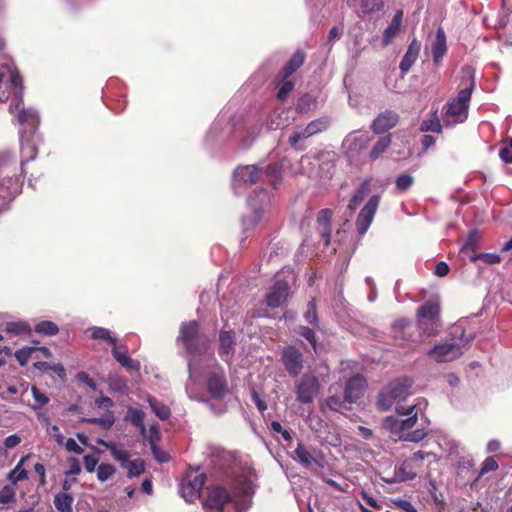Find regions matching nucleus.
<instances>
[{
	"label": "nucleus",
	"mask_w": 512,
	"mask_h": 512,
	"mask_svg": "<svg viewBox=\"0 0 512 512\" xmlns=\"http://www.w3.org/2000/svg\"><path fill=\"white\" fill-rule=\"evenodd\" d=\"M11 100L9 112L19 128L21 167L32 159V112L23 106L22 78L11 61L0 63V101Z\"/></svg>",
	"instance_id": "obj_1"
},
{
	"label": "nucleus",
	"mask_w": 512,
	"mask_h": 512,
	"mask_svg": "<svg viewBox=\"0 0 512 512\" xmlns=\"http://www.w3.org/2000/svg\"><path fill=\"white\" fill-rule=\"evenodd\" d=\"M229 487L215 485L207 489L204 501L206 512H246L253 495V483L246 471L240 472L236 464L225 472Z\"/></svg>",
	"instance_id": "obj_2"
},
{
	"label": "nucleus",
	"mask_w": 512,
	"mask_h": 512,
	"mask_svg": "<svg viewBox=\"0 0 512 512\" xmlns=\"http://www.w3.org/2000/svg\"><path fill=\"white\" fill-rule=\"evenodd\" d=\"M427 401L424 398H419L415 404L407 405L402 413L387 416L384 420V427L398 438L408 442H419L423 440L428 431L426 427L421 424L420 428L411 430L417 423L418 413L421 408H426Z\"/></svg>",
	"instance_id": "obj_3"
},
{
	"label": "nucleus",
	"mask_w": 512,
	"mask_h": 512,
	"mask_svg": "<svg viewBox=\"0 0 512 512\" xmlns=\"http://www.w3.org/2000/svg\"><path fill=\"white\" fill-rule=\"evenodd\" d=\"M466 320H459L450 329V338L435 344L427 355L438 363L458 359L475 339L474 333L466 334Z\"/></svg>",
	"instance_id": "obj_4"
},
{
	"label": "nucleus",
	"mask_w": 512,
	"mask_h": 512,
	"mask_svg": "<svg viewBox=\"0 0 512 512\" xmlns=\"http://www.w3.org/2000/svg\"><path fill=\"white\" fill-rule=\"evenodd\" d=\"M299 165V173L316 179L319 185H326L335 172V153L326 151L314 156L303 155Z\"/></svg>",
	"instance_id": "obj_5"
},
{
	"label": "nucleus",
	"mask_w": 512,
	"mask_h": 512,
	"mask_svg": "<svg viewBox=\"0 0 512 512\" xmlns=\"http://www.w3.org/2000/svg\"><path fill=\"white\" fill-rule=\"evenodd\" d=\"M411 386L410 379L398 378L383 387L377 398L379 409L382 411L394 409L396 413H402L407 407L403 403L412 394Z\"/></svg>",
	"instance_id": "obj_6"
},
{
	"label": "nucleus",
	"mask_w": 512,
	"mask_h": 512,
	"mask_svg": "<svg viewBox=\"0 0 512 512\" xmlns=\"http://www.w3.org/2000/svg\"><path fill=\"white\" fill-rule=\"evenodd\" d=\"M474 79L470 76L469 86L461 89L456 98L447 102L443 108L442 120L446 126L464 123L468 118V108L474 90Z\"/></svg>",
	"instance_id": "obj_7"
},
{
	"label": "nucleus",
	"mask_w": 512,
	"mask_h": 512,
	"mask_svg": "<svg viewBox=\"0 0 512 512\" xmlns=\"http://www.w3.org/2000/svg\"><path fill=\"white\" fill-rule=\"evenodd\" d=\"M248 205L251 209V214L244 216L242 219V226L246 232L250 227L263 226L269 219L270 212V195L261 188L255 190L248 198Z\"/></svg>",
	"instance_id": "obj_8"
},
{
	"label": "nucleus",
	"mask_w": 512,
	"mask_h": 512,
	"mask_svg": "<svg viewBox=\"0 0 512 512\" xmlns=\"http://www.w3.org/2000/svg\"><path fill=\"white\" fill-rule=\"evenodd\" d=\"M177 340L183 344L186 352L190 355H203L208 350V339L199 334L197 321L182 323Z\"/></svg>",
	"instance_id": "obj_9"
},
{
	"label": "nucleus",
	"mask_w": 512,
	"mask_h": 512,
	"mask_svg": "<svg viewBox=\"0 0 512 512\" xmlns=\"http://www.w3.org/2000/svg\"><path fill=\"white\" fill-rule=\"evenodd\" d=\"M189 378L185 386V391L189 399L205 403L208 405L210 411L215 415H222L226 412V406L223 404H215L208 400L204 393L198 387L199 373L196 363L192 360L188 361Z\"/></svg>",
	"instance_id": "obj_10"
},
{
	"label": "nucleus",
	"mask_w": 512,
	"mask_h": 512,
	"mask_svg": "<svg viewBox=\"0 0 512 512\" xmlns=\"http://www.w3.org/2000/svg\"><path fill=\"white\" fill-rule=\"evenodd\" d=\"M21 184L18 178L11 175L8 160L0 156V210L19 193Z\"/></svg>",
	"instance_id": "obj_11"
},
{
	"label": "nucleus",
	"mask_w": 512,
	"mask_h": 512,
	"mask_svg": "<svg viewBox=\"0 0 512 512\" xmlns=\"http://www.w3.org/2000/svg\"><path fill=\"white\" fill-rule=\"evenodd\" d=\"M262 178V168L256 165H239L233 172L232 187L237 195L243 194L247 188Z\"/></svg>",
	"instance_id": "obj_12"
},
{
	"label": "nucleus",
	"mask_w": 512,
	"mask_h": 512,
	"mask_svg": "<svg viewBox=\"0 0 512 512\" xmlns=\"http://www.w3.org/2000/svg\"><path fill=\"white\" fill-rule=\"evenodd\" d=\"M213 365L206 376V388L210 396L215 400H222L228 393V383L224 370L216 363L214 357H211Z\"/></svg>",
	"instance_id": "obj_13"
},
{
	"label": "nucleus",
	"mask_w": 512,
	"mask_h": 512,
	"mask_svg": "<svg viewBox=\"0 0 512 512\" xmlns=\"http://www.w3.org/2000/svg\"><path fill=\"white\" fill-rule=\"evenodd\" d=\"M440 307L436 302L427 301L417 310V320L420 329L428 335H432L439 330Z\"/></svg>",
	"instance_id": "obj_14"
},
{
	"label": "nucleus",
	"mask_w": 512,
	"mask_h": 512,
	"mask_svg": "<svg viewBox=\"0 0 512 512\" xmlns=\"http://www.w3.org/2000/svg\"><path fill=\"white\" fill-rule=\"evenodd\" d=\"M320 384L316 376L304 374L296 385V399L301 404H310L319 393Z\"/></svg>",
	"instance_id": "obj_15"
},
{
	"label": "nucleus",
	"mask_w": 512,
	"mask_h": 512,
	"mask_svg": "<svg viewBox=\"0 0 512 512\" xmlns=\"http://www.w3.org/2000/svg\"><path fill=\"white\" fill-rule=\"evenodd\" d=\"M234 125L225 115H219L212 123L206 135V142L210 145L226 141L233 134Z\"/></svg>",
	"instance_id": "obj_16"
},
{
	"label": "nucleus",
	"mask_w": 512,
	"mask_h": 512,
	"mask_svg": "<svg viewBox=\"0 0 512 512\" xmlns=\"http://www.w3.org/2000/svg\"><path fill=\"white\" fill-rule=\"evenodd\" d=\"M379 203L380 195L376 194L371 196L361 209L355 223L356 229L360 235H364L368 231L378 209Z\"/></svg>",
	"instance_id": "obj_17"
},
{
	"label": "nucleus",
	"mask_w": 512,
	"mask_h": 512,
	"mask_svg": "<svg viewBox=\"0 0 512 512\" xmlns=\"http://www.w3.org/2000/svg\"><path fill=\"white\" fill-rule=\"evenodd\" d=\"M204 484V474H196L193 478L188 477L180 484L181 497L188 503L194 502L200 496Z\"/></svg>",
	"instance_id": "obj_18"
},
{
	"label": "nucleus",
	"mask_w": 512,
	"mask_h": 512,
	"mask_svg": "<svg viewBox=\"0 0 512 512\" xmlns=\"http://www.w3.org/2000/svg\"><path fill=\"white\" fill-rule=\"evenodd\" d=\"M282 361L285 369L291 376H297L303 368L302 354L294 347L284 349Z\"/></svg>",
	"instance_id": "obj_19"
},
{
	"label": "nucleus",
	"mask_w": 512,
	"mask_h": 512,
	"mask_svg": "<svg viewBox=\"0 0 512 512\" xmlns=\"http://www.w3.org/2000/svg\"><path fill=\"white\" fill-rule=\"evenodd\" d=\"M366 387L365 378L357 374L351 377L345 387L344 400L348 403L356 402L364 393Z\"/></svg>",
	"instance_id": "obj_20"
},
{
	"label": "nucleus",
	"mask_w": 512,
	"mask_h": 512,
	"mask_svg": "<svg viewBox=\"0 0 512 512\" xmlns=\"http://www.w3.org/2000/svg\"><path fill=\"white\" fill-rule=\"evenodd\" d=\"M289 285L284 281H277L266 296V303L271 308L280 307L288 298Z\"/></svg>",
	"instance_id": "obj_21"
},
{
	"label": "nucleus",
	"mask_w": 512,
	"mask_h": 512,
	"mask_svg": "<svg viewBox=\"0 0 512 512\" xmlns=\"http://www.w3.org/2000/svg\"><path fill=\"white\" fill-rule=\"evenodd\" d=\"M447 53L446 35L443 28H438L431 40V54L435 65H440Z\"/></svg>",
	"instance_id": "obj_22"
},
{
	"label": "nucleus",
	"mask_w": 512,
	"mask_h": 512,
	"mask_svg": "<svg viewBox=\"0 0 512 512\" xmlns=\"http://www.w3.org/2000/svg\"><path fill=\"white\" fill-rule=\"evenodd\" d=\"M289 110L285 108H277L273 110L266 119V127L268 130L282 129L289 125Z\"/></svg>",
	"instance_id": "obj_23"
},
{
	"label": "nucleus",
	"mask_w": 512,
	"mask_h": 512,
	"mask_svg": "<svg viewBox=\"0 0 512 512\" xmlns=\"http://www.w3.org/2000/svg\"><path fill=\"white\" fill-rule=\"evenodd\" d=\"M398 115L393 111L381 113L372 123V129L375 133H384L393 128L398 122Z\"/></svg>",
	"instance_id": "obj_24"
},
{
	"label": "nucleus",
	"mask_w": 512,
	"mask_h": 512,
	"mask_svg": "<svg viewBox=\"0 0 512 512\" xmlns=\"http://www.w3.org/2000/svg\"><path fill=\"white\" fill-rule=\"evenodd\" d=\"M219 355L229 363L234 353L235 335L233 331H222L219 336Z\"/></svg>",
	"instance_id": "obj_25"
},
{
	"label": "nucleus",
	"mask_w": 512,
	"mask_h": 512,
	"mask_svg": "<svg viewBox=\"0 0 512 512\" xmlns=\"http://www.w3.org/2000/svg\"><path fill=\"white\" fill-rule=\"evenodd\" d=\"M421 49V44L416 39H413L405 52L399 68L403 74H406L416 62Z\"/></svg>",
	"instance_id": "obj_26"
},
{
	"label": "nucleus",
	"mask_w": 512,
	"mask_h": 512,
	"mask_svg": "<svg viewBox=\"0 0 512 512\" xmlns=\"http://www.w3.org/2000/svg\"><path fill=\"white\" fill-rule=\"evenodd\" d=\"M112 355L115 360L129 372H138L141 368V364L138 360L128 356L125 346L122 347V350L119 347H114L112 349Z\"/></svg>",
	"instance_id": "obj_27"
},
{
	"label": "nucleus",
	"mask_w": 512,
	"mask_h": 512,
	"mask_svg": "<svg viewBox=\"0 0 512 512\" xmlns=\"http://www.w3.org/2000/svg\"><path fill=\"white\" fill-rule=\"evenodd\" d=\"M332 210L322 209L317 215L318 231L323 238L324 244L330 243Z\"/></svg>",
	"instance_id": "obj_28"
},
{
	"label": "nucleus",
	"mask_w": 512,
	"mask_h": 512,
	"mask_svg": "<svg viewBox=\"0 0 512 512\" xmlns=\"http://www.w3.org/2000/svg\"><path fill=\"white\" fill-rule=\"evenodd\" d=\"M311 137L313 136L306 126H299L290 134L288 143L295 151H304L306 149L304 141Z\"/></svg>",
	"instance_id": "obj_29"
},
{
	"label": "nucleus",
	"mask_w": 512,
	"mask_h": 512,
	"mask_svg": "<svg viewBox=\"0 0 512 512\" xmlns=\"http://www.w3.org/2000/svg\"><path fill=\"white\" fill-rule=\"evenodd\" d=\"M293 459L297 461L304 468L310 469L313 464L319 465V461L315 456L302 444L298 442L295 450Z\"/></svg>",
	"instance_id": "obj_30"
},
{
	"label": "nucleus",
	"mask_w": 512,
	"mask_h": 512,
	"mask_svg": "<svg viewBox=\"0 0 512 512\" xmlns=\"http://www.w3.org/2000/svg\"><path fill=\"white\" fill-rule=\"evenodd\" d=\"M403 12L401 10L397 11L393 16L391 22L388 27L383 32L382 43L384 46L389 45L393 38L398 34L401 27Z\"/></svg>",
	"instance_id": "obj_31"
},
{
	"label": "nucleus",
	"mask_w": 512,
	"mask_h": 512,
	"mask_svg": "<svg viewBox=\"0 0 512 512\" xmlns=\"http://www.w3.org/2000/svg\"><path fill=\"white\" fill-rule=\"evenodd\" d=\"M305 58V53L301 50H297L283 67L280 75H283L284 78H289L298 68L303 65Z\"/></svg>",
	"instance_id": "obj_32"
},
{
	"label": "nucleus",
	"mask_w": 512,
	"mask_h": 512,
	"mask_svg": "<svg viewBox=\"0 0 512 512\" xmlns=\"http://www.w3.org/2000/svg\"><path fill=\"white\" fill-rule=\"evenodd\" d=\"M60 331L59 326L50 320H40L34 324V334L41 337H53Z\"/></svg>",
	"instance_id": "obj_33"
},
{
	"label": "nucleus",
	"mask_w": 512,
	"mask_h": 512,
	"mask_svg": "<svg viewBox=\"0 0 512 512\" xmlns=\"http://www.w3.org/2000/svg\"><path fill=\"white\" fill-rule=\"evenodd\" d=\"M34 369L42 372V373H56L59 378L64 379L66 376L65 368L60 363L50 364L48 362L40 361L38 359L34 360Z\"/></svg>",
	"instance_id": "obj_34"
},
{
	"label": "nucleus",
	"mask_w": 512,
	"mask_h": 512,
	"mask_svg": "<svg viewBox=\"0 0 512 512\" xmlns=\"http://www.w3.org/2000/svg\"><path fill=\"white\" fill-rule=\"evenodd\" d=\"M89 331L91 332L90 337L92 339L103 340L111 344L113 348L117 347V338L111 330L104 327L94 326L90 328Z\"/></svg>",
	"instance_id": "obj_35"
},
{
	"label": "nucleus",
	"mask_w": 512,
	"mask_h": 512,
	"mask_svg": "<svg viewBox=\"0 0 512 512\" xmlns=\"http://www.w3.org/2000/svg\"><path fill=\"white\" fill-rule=\"evenodd\" d=\"M283 164L273 163L262 169V178L265 177L268 181L271 182L273 187L277 189L279 181L281 179Z\"/></svg>",
	"instance_id": "obj_36"
},
{
	"label": "nucleus",
	"mask_w": 512,
	"mask_h": 512,
	"mask_svg": "<svg viewBox=\"0 0 512 512\" xmlns=\"http://www.w3.org/2000/svg\"><path fill=\"white\" fill-rule=\"evenodd\" d=\"M413 330V326L411 323L405 319L396 320L393 324V333L394 337L397 340L406 341L408 340V336H410L411 331Z\"/></svg>",
	"instance_id": "obj_37"
},
{
	"label": "nucleus",
	"mask_w": 512,
	"mask_h": 512,
	"mask_svg": "<svg viewBox=\"0 0 512 512\" xmlns=\"http://www.w3.org/2000/svg\"><path fill=\"white\" fill-rule=\"evenodd\" d=\"M360 8L357 11L359 17L378 12L384 7L383 0H359Z\"/></svg>",
	"instance_id": "obj_38"
},
{
	"label": "nucleus",
	"mask_w": 512,
	"mask_h": 512,
	"mask_svg": "<svg viewBox=\"0 0 512 512\" xmlns=\"http://www.w3.org/2000/svg\"><path fill=\"white\" fill-rule=\"evenodd\" d=\"M73 497L70 493L60 492L54 497V505L58 512H72Z\"/></svg>",
	"instance_id": "obj_39"
},
{
	"label": "nucleus",
	"mask_w": 512,
	"mask_h": 512,
	"mask_svg": "<svg viewBox=\"0 0 512 512\" xmlns=\"http://www.w3.org/2000/svg\"><path fill=\"white\" fill-rule=\"evenodd\" d=\"M369 191H370V182L368 180H365L361 183L359 188L356 190V192L350 199L348 208L351 211L355 210V208L365 199V197L367 196Z\"/></svg>",
	"instance_id": "obj_40"
},
{
	"label": "nucleus",
	"mask_w": 512,
	"mask_h": 512,
	"mask_svg": "<svg viewBox=\"0 0 512 512\" xmlns=\"http://www.w3.org/2000/svg\"><path fill=\"white\" fill-rule=\"evenodd\" d=\"M443 127L438 118L437 112H433L428 119H424L420 124V131L442 133Z\"/></svg>",
	"instance_id": "obj_41"
},
{
	"label": "nucleus",
	"mask_w": 512,
	"mask_h": 512,
	"mask_svg": "<svg viewBox=\"0 0 512 512\" xmlns=\"http://www.w3.org/2000/svg\"><path fill=\"white\" fill-rule=\"evenodd\" d=\"M82 422L89 424H97L103 429H110L115 423V416L113 411L106 412L103 416L98 418H83Z\"/></svg>",
	"instance_id": "obj_42"
},
{
	"label": "nucleus",
	"mask_w": 512,
	"mask_h": 512,
	"mask_svg": "<svg viewBox=\"0 0 512 512\" xmlns=\"http://www.w3.org/2000/svg\"><path fill=\"white\" fill-rule=\"evenodd\" d=\"M316 104V98L311 94L301 95L296 103V111L301 114L310 112Z\"/></svg>",
	"instance_id": "obj_43"
},
{
	"label": "nucleus",
	"mask_w": 512,
	"mask_h": 512,
	"mask_svg": "<svg viewBox=\"0 0 512 512\" xmlns=\"http://www.w3.org/2000/svg\"><path fill=\"white\" fill-rule=\"evenodd\" d=\"M331 124V120L329 117L323 116L317 119L310 121L306 127L309 129L312 136H315L319 133L326 131Z\"/></svg>",
	"instance_id": "obj_44"
},
{
	"label": "nucleus",
	"mask_w": 512,
	"mask_h": 512,
	"mask_svg": "<svg viewBox=\"0 0 512 512\" xmlns=\"http://www.w3.org/2000/svg\"><path fill=\"white\" fill-rule=\"evenodd\" d=\"M149 406L151 407L152 411L159 417L161 420H167L170 415L171 411L170 408L165 405L164 403L158 401L157 399L153 397L148 398Z\"/></svg>",
	"instance_id": "obj_45"
},
{
	"label": "nucleus",
	"mask_w": 512,
	"mask_h": 512,
	"mask_svg": "<svg viewBox=\"0 0 512 512\" xmlns=\"http://www.w3.org/2000/svg\"><path fill=\"white\" fill-rule=\"evenodd\" d=\"M127 418L131 424L141 430L142 433L146 431L144 425L145 414L141 409L130 407L127 411Z\"/></svg>",
	"instance_id": "obj_46"
},
{
	"label": "nucleus",
	"mask_w": 512,
	"mask_h": 512,
	"mask_svg": "<svg viewBox=\"0 0 512 512\" xmlns=\"http://www.w3.org/2000/svg\"><path fill=\"white\" fill-rule=\"evenodd\" d=\"M109 390L116 393L124 394L127 389V381L120 376L111 375L107 380Z\"/></svg>",
	"instance_id": "obj_47"
},
{
	"label": "nucleus",
	"mask_w": 512,
	"mask_h": 512,
	"mask_svg": "<svg viewBox=\"0 0 512 512\" xmlns=\"http://www.w3.org/2000/svg\"><path fill=\"white\" fill-rule=\"evenodd\" d=\"M390 143H391V138L389 135L380 137L370 152V158L371 159L379 158L389 147Z\"/></svg>",
	"instance_id": "obj_48"
},
{
	"label": "nucleus",
	"mask_w": 512,
	"mask_h": 512,
	"mask_svg": "<svg viewBox=\"0 0 512 512\" xmlns=\"http://www.w3.org/2000/svg\"><path fill=\"white\" fill-rule=\"evenodd\" d=\"M368 141L369 136L366 134L350 135L345 139V143L349 144L351 150H361L367 145Z\"/></svg>",
	"instance_id": "obj_49"
},
{
	"label": "nucleus",
	"mask_w": 512,
	"mask_h": 512,
	"mask_svg": "<svg viewBox=\"0 0 512 512\" xmlns=\"http://www.w3.org/2000/svg\"><path fill=\"white\" fill-rule=\"evenodd\" d=\"M280 77H281V82L279 84V90L277 92V99L280 101H284L287 99L289 94L293 91L295 84L292 80H289L288 78H284L283 75H280Z\"/></svg>",
	"instance_id": "obj_50"
},
{
	"label": "nucleus",
	"mask_w": 512,
	"mask_h": 512,
	"mask_svg": "<svg viewBox=\"0 0 512 512\" xmlns=\"http://www.w3.org/2000/svg\"><path fill=\"white\" fill-rule=\"evenodd\" d=\"M110 453L112 457L120 463L122 468H124L130 461V452L128 450L119 448L116 443L115 445H111Z\"/></svg>",
	"instance_id": "obj_51"
},
{
	"label": "nucleus",
	"mask_w": 512,
	"mask_h": 512,
	"mask_svg": "<svg viewBox=\"0 0 512 512\" xmlns=\"http://www.w3.org/2000/svg\"><path fill=\"white\" fill-rule=\"evenodd\" d=\"M27 459H28V457L22 458L21 461L16 465V467L9 472L8 479L10 481H12L13 483H17L18 481H21L28 477L27 470H25L22 467V463Z\"/></svg>",
	"instance_id": "obj_52"
},
{
	"label": "nucleus",
	"mask_w": 512,
	"mask_h": 512,
	"mask_svg": "<svg viewBox=\"0 0 512 512\" xmlns=\"http://www.w3.org/2000/svg\"><path fill=\"white\" fill-rule=\"evenodd\" d=\"M115 472H116V469L112 464L101 463L98 465L97 470H96L97 479L100 482H105L110 477H112L115 474Z\"/></svg>",
	"instance_id": "obj_53"
},
{
	"label": "nucleus",
	"mask_w": 512,
	"mask_h": 512,
	"mask_svg": "<svg viewBox=\"0 0 512 512\" xmlns=\"http://www.w3.org/2000/svg\"><path fill=\"white\" fill-rule=\"evenodd\" d=\"M124 468L127 469L129 477H137L144 472L145 463L142 459H135L129 461Z\"/></svg>",
	"instance_id": "obj_54"
},
{
	"label": "nucleus",
	"mask_w": 512,
	"mask_h": 512,
	"mask_svg": "<svg viewBox=\"0 0 512 512\" xmlns=\"http://www.w3.org/2000/svg\"><path fill=\"white\" fill-rule=\"evenodd\" d=\"M414 183V177L410 174L403 173L395 179L396 189L399 192L408 190Z\"/></svg>",
	"instance_id": "obj_55"
},
{
	"label": "nucleus",
	"mask_w": 512,
	"mask_h": 512,
	"mask_svg": "<svg viewBox=\"0 0 512 512\" xmlns=\"http://www.w3.org/2000/svg\"><path fill=\"white\" fill-rule=\"evenodd\" d=\"M6 331L15 335L28 334L30 327L25 322H9L6 325Z\"/></svg>",
	"instance_id": "obj_56"
},
{
	"label": "nucleus",
	"mask_w": 512,
	"mask_h": 512,
	"mask_svg": "<svg viewBox=\"0 0 512 512\" xmlns=\"http://www.w3.org/2000/svg\"><path fill=\"white\" fill-rule=\"evenodd\" d=\"M269 429L273 434H280L286 442H290L292 440V432L288 429H284L278 421H272Z\"/></svg>",
	"instance_id": "obj_57"
},
{
	"label": "nucleus",
	"mask_w": 512,
	"mask_h": 512,
	"mask_svg": "<svg viewBox=\"0 0 512 512\" xmlns=\"http://www.w3.org/2000/svg\"><path fill=\"white\" fill-rule=\"evenodd\" d=\"M483 260L486 264H498L501 262V257L496 253H481L471 256V261Z\"/></svg>",
	"instance_id": "obj_58"
},
{
	"label": "nucleus",
	"mask_w": 512,
	"mask_h": 512,
	"mask_svg": "<svg viewBox=\"0 0 512 512\" xmlns=\"http://www.w3.org/2000/svg\"><path fill=\"white\" fill-rule=\"evenodd\" d=\"M15 501V490L11 486H4L0 490V504L6 505Z\"/></svg>",
	"instance_id": "obj_59"
},
{
	"label": "nucleus",
	"mask_w": 512,
	"mask_h": 512,
	"mask_svg": "<svg viewBox=\"0 0 512 512\" xmlns=\"http://www.w3.org/2000/svg\"><path fill=\"white\" fill-rule=\"evenodd\" d=\"M304 318L308 323L317 325L318 316L316 312V303L314 299L309 301L307 305V311L304 314Z\"/></svg>",
	"instance_id": "obj_60"
},
{
	"label": "nucleus",
	"mask_w": 512,
	"mask_h": 512,
	"mask_svg": "<svg viewBox=\"0 0 512 512\" xmlns=\"http://www.w3.org/2000/svg\"><path fill=\"white\" fill-rule=\"evenodd\" d=\"M49 401V397L34 386V411L42 409Z\"/></svg>",
	"instance_id": "obj_61"
},
{
	"label": "nucleus",
	"mask_w": 512,
	"mask_h": 512,
	"mask_svg": "<svg viewBox=\"0 0 512 512\" xmlns=\"http://www.w3.org/2000/svg\"><path fill=\"white\" fill-rule=\"evenodd\" d=\"M498 469V463L497 461L495 460L494 457H487L483 463H482V466H481V469H480V472H479V476L478 477H481L483 476L484 474L488 473V472H492V471H495Z\"/></svg>",
	"instance_id": "obj_62"
},
{
	"label": "nucleus",
	"mask_w": 512,
	"mask_h": 512,
	"mask_svg": "<svg viewBox=\"0 0 512 512\" xmlns=\"http://www.w3.org/2000/svg\"><path fill=\"white\" fill-rule=\"evenodd\" d=\"M499 157L504 163H512V138L500 149Z\"/></svg>",
	"instance_id": "obj_63"
},
{
	"label": "nucleus",
	"mask_w": 512,
	"mask_h": 512,
	"mask_svg": "<svg viewBox=\"0 0 512 512\" xmlns=\"http://www.w3.org/2000/svg\"><path fill=\"white\" fill-rule=\"evenodd\" d=\"M505 41L512 44V11L507 15V20L503 25Z\"/></svg>",
	"instance_id": "obj_64"
}]
</instances>
